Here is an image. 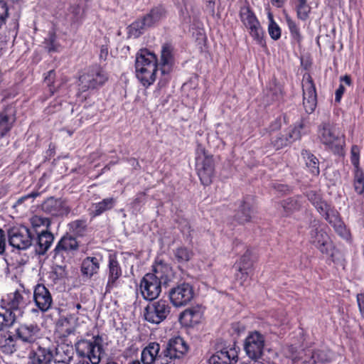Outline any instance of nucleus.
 <instances>
[{
  "label": "nucleus",
  "mask_w": 364,
  "mask_h": 364,
  "mask_svg": "<svg viewBox=\"0 0 364 364\" xmlns=\"http://www.w3.org/2000/svg\"><path fill=\"white\" fill-rule=\"evenodd\" d=\"M41 195V193L39 192H37V191H33L31 193H28L27 195H25V196H21V198H19L16 204L19 205L21 204H22L25 200H26L28 198H37L38 196H39Z\"/></svg>",
  "instance_id": "nucleus-57"
},
{
  "label": "nucleus",
  "mask_w": 364,
  "mask_h": 364,
  "mask_svg": "<svg viewBox=\"0 0 364 364\" xmlns=\"http://www.w3.org/2000/svg\"><path fill=\"white\" fill-rule=\"evenodd\" d=\"M73 349L72 346H60L56 349L54 356L55 364H70L73 358Z\"/></svg>",
  "instance_id": "nucleus-30"
},
{
  "label": "nucleus",
  "mask_w": 364,
  "mask_h": 364,
  "mask_svg": "<svg viewBox=\"0 0 364 364\" xmlns=\"http://www.w3.org/2000/svg\"><path fill=\"white\" fill-rule=\"evenodd\" d=\"M296 9L298 17L301 20H306L309 17L311 7L307 4V0H296Z\"/></svg>",
  "instance_id": "nucleus-44"
},
{
  "label": "nucleus",
  "mask_w": 364,
  "mask_h": 364,
  "mask_svg": "<svg viewBox=\"0 0 364 364\" xmlns=\"http://www.w3.org/2000/svg\"><path fill=\"white\" fill-rule=\"evenodd\" d=\"M253 262L252 260V251L249 249L246 250L240 258L238 263V271L242 274L240 279L245 281L252 270Z\"/></svg>",
  "instance_id": "nucleus-29"
},
{
  "label": "nucleus",
  "mask_w": 364,
  "mask_h": 364,
  "mask_svg": "<svg viewBox=\"0 0 364 364\" xmlns=\"http://www.w3.org/2000/svg\"><path fill=\"white\" fill-rule=\"evenodd\" d=\"M8 242L10 246L17 250L28 249L34 240L31 230L25 225H15L7 230Z\"/></svg>",
  "instance_id": "nucleus-8"
},
{
  "label": "nucleus",
  "mask_w": 364,
  "mask_h": 364,
  "mask_svg": "<svg viewBox=\"0 0 364 364\" xmlns=\"http://www.w3.org/2000/svg\"><path fill=\"white\" fill-rule=\"evenodd\" d=\"M285 215H289L292 213L299 210L303 204L302 197L301 196H296L292 198H289L283 200L280 203Z\"/></svg>",
  "instance_id": "nucleus-32"
},
{
  "label": "nucleus",
  "mask_w": 364,
  "mask_h": 364,
  "mask_svg": "<svg viewBox=\"0 0 364 364\" xmlns=\"http://www.w3.org/2000/svg\"><path fill=\"white\" fill-rule=\"evenodd\" d=\"M53 358L51 350L39 346L29 356V364H50Z\"/></svg>",
  "instance_id": "nucleus-28"
},
{
  "label": "nucleus",
  "mask_w": 364,
  "mask_h": 364,
  "mask_svg": "<svg viewBox=\"0 0 364 364\" xmlns=\"http://www.w3.org/2000/svg\"><path fill=\"white\" fill-rule=\"evenodd\" d=\"M287 21L293 40L296 41L297 43L300 44L302 40V36L300 33L298 26H296L295 22H294L291 19H287Z\"/></svg>",
  "instance_id": "nucleus-50"
},
{
  "label": "nucleus",
  "mask_w": 364,
  "mask_h": 364,
  "mask_svg": "<svg viewBox=\"0 0 364 364\" xmlns=\"http://www.w3.org/2000/svg\"><path fill=\"white\" fill-rule=\"evenodd\" d=\"M291 144L287 134H279L272 139V144L276 149H280Z\"/></svg>",
  "instance_id": "nucleus-48"
},
{
  "label": "nucleus",
  "mask_w": 364,
  "mask_h": 364,
  "mask_svg": "<svg viewBox=\"0 0 364 364\" xmlns=\"http://www.w3.org/2000/svg\"><path fill=\"white\" fill-rule=\"evenodd\" d=\"M116 203V199L111 197L104 198L98 203H93L92 208L89 209V215L91 218H95L106 211L112 210L115 206Z\"/></svg>",
  "instance_id": "nucleus-27"
},
{
  "label": "nucleus",
  "mask_w": 364,
  "mask_h": 364,
  "mask_svg": "<svg viewBox=\"0 0 364 364\" xmlns=\"http://www.w3.org/2000/svg\"><path fill=\"white\" fill-rule=\"evenodd\" d=\"M201 316V313L198 308L187 309L183 311L179 317L182 323L186 325H192L197 323Z\"/></svg>",
  "instance_id": "nucleus-37"
},
{
  "label": "nucleus",
  "mask_w": 364,
  "mask_h": 364,
  "mask_svg": "<svg viewBox=\"0 0 364 364\" xmlns=\"http://www.w3.org/2000/svg\"><path fill=\"white\" fill-rule=\"evenodd\" d=\"M6 248V235L5 231L0 228V255H4Z\"/></svg>",
  "instance_id": "nucleus-56"
},
{
  "label": "nucleus",
  "mask_w": 364,
  "mask_h": 364,
  "mask_svg": "<svg viewBox=\"0 0 364 364\" xmlns=\"http://www.w3.org/2000/svg\"><path fill=\"white\" fill-rule=\"evenodd\" d=\"M14 331L16 338L27 345L35 343L41 335V329L38 324L35 322L21 323Z\"/></svg>",
  "instance_id": "nucleus-14"
},
{
  "label": "nucleus",
  "mask_w": 364,
  "mask_h": 364,
  "mask_svg": "<svg viewBox=\"0 0 364 364\" xmlns=\"http://www.w3.org/2000/svg\"><path fill=\"white\" fill-rule=\"evenodd\" d=\"M145 200V193H138L133 201H132V205L134 207H137L139 206L141 203H144Z\"/></svg>",
  "instance_id": "nucleus-58"
},
{
  "label": "nucleus",
  "mask_w": 364,
  "mask_h": 364,
  "mask_svg": "<svg viewBox=\"0 0 364 364\" xmlns=\"http://www.w3.org/2000/svg\"><path fill=\"white\" fill-rule=\"evenodd\" d=\"M196 168L202 184L210 185L214 177V161L213 156L208 154L205 149L201 146H198L196 151Z\"/></svg>",
  "instance_id": "nucleus-7"
},
{
  "label": "nucleus",
  "mask_w": 364,
  "mask_h": 364,
  "mask_svg": "<svg viewBox=\"0 0 364 364\" xmlns=\"http://www.w3.org/2000/svg\"><path fill=\"white\" fill-rule=\"evenodd\" d=\"M265 339L258 331H254L246 338L244 349L251 360H260L263 355Z\"/></svg>",
  "instance_id": "nucleus-13"
},
{
  "label": "nucleus",
  "mask_w": 364,
  "mask_h": 364,
  "mask_svg": "<svg viewBox=\"0 0 364 364\" xmlns=\"http://www.w3.org/2000/svg\"><path fill=\"white\" fill-rule=\"evenodd\" d=\"M188 350V347L181 337L171 338L163 353V357L161 356V364H168L172 360L183 357Z\"/></svg>",
  "instance_id": "nucleus-12"
},
{
  "label": "nucleus",
  "mask_w": 364,
  "mask_h": 364,
  "mask_svg": "<svg viewBox=\"0 0 364 364\" xmlns=\"http://www.w3.org/2000/svg\"><path fill=\"white\" fill-rule=\"evenodd\" d=\"M42 209L44 212L55 217H62L68 215L70 212V207L60 198H54L53 197L48 198L42 205Z\"/></svg>",
  "instance_id": "nucleus-22"
},
{
  "label": "nucleus",
  "mask_w": 364,
  "mask_h": 364,
  "mask_svg": "<svg viewBox=\"0 0 364 364\" xmlns=\"http://www.w3.org/2000/svg\"><path fill=\"white\" fill-rule=\"evenodd\" d=\"M67 277V271L65 266L56 265L53 267V270L50 273V279H51L54 283L65 279Z\"/></svg>",
  "instance_id": "nucleus-46"
},
{
  "label": "nucleus",
  "mask_w": 364,
  "mask_h": 364,
  "mask_svg": "<svg viewBox=\"0 0 364 364\" xmlns=\"http://www.w3.org/2000/svg\"><path fill=\"white\" fill-rule=\"evenodd\" d=\"M353 186L358 194L364 192V173L362 169L354 170Z\"/></svg>",
  "instance_id": "nucleus-43"
},
{
  "label": "nucleus",
  "mask_w": 364,
  "mask_h": 364,
  "mask_svg": "<svg viewBox=\"0 0 364 364\" xmlns=\"http://www.w3.org/2000/svg\"><path fill=\"white\" fill-rule=\"evenodd\" d=\"M182 232L184 234L187 233L189 236H191V228L188 223H186V225L182 228Z\"/></svg>",
  "instance_id": "nucleus-63"
},
{
  "label": "nucleus",
  "mask_w": 364,
  "mask_h": 364,
  "mask_svg": "<svg viewBox=\"0 0 364 364\" xmlns=\"http://www.w3.org/2000/svg\"><path fill=\"white\" fill-rule=\"evenodd\" d=\"M319 213L323 215L326 221L332 226L341 221L339 213L336 210L331 208L328 204L326 210L320 211Z\"/></svg>",
  "instance_id": "nucleus-41"
},
{
  "label": "nucleus",
  "mask_w": 364,
  "mask_h": 364,
  "mask_svg": "<svg viewBox=\"0 0 364 364\" xmlns=\"http://www.w3.org/2000/svg\"><path fill=\"white\" fill-rule=\"evenodd\" d=\"M306 196L318 212L326 210L327 203L322 200L319 193L316 191H309Z\"/></svg>",
  "instance_id": "nucleus-40"
},
{
  "label": "nucleus",
  "mask_w": 364,
  "mask_h": 364,
  "mask_svg": "<svg viewBox=\"0 0 364 364\" xmlns=\"http://www.w3.org/2000/svg\"><path fill=\"white\" fill-rule=\"evenodd\" d=\"M253 214L254 210L252 205L249 203L244 201L236 212L234 218L238 223L244 224L251 220Z\"/></svg>",
  "instance_id": "nucleus-33"
},
{
  "label": "nucleus",
  "mask_w": 364,
  "mask_h": 364,
  "mask_svg": "<svg viewBox=\"0 0 364 364\" xmlns=\"http://www.w3.org/2000/svg\"><path fill=\"white\" fill-rule=\"evenodd\" d=\"M175 64L174 48L171 43H166L161 50V75L164 76V83L171 78Z\"/></svg>",
  "instance_id": "nucleus-18"
},
{
  "label": "nucleus",
  "mask_w": 364,
  "mask_h": 364,
  "mask_svg": "<svg viewBox=\"0 0 364 364\" xmlns=\"http://www.w3.org/2000/svg\"><path fill=\"white\" fill-rule=\"evenodd\" d=\"M31 292L23 287L18 289L14 292L6 294L0 300V306L6 311L10 316L17 319L22 317L26 307L31 302Z\"/></svg>",
  "instance_id": "nucleus-2"
},
{
  "label": "nucleus",
  "mask_w": 364,
  "mask_h": 364,
  "mask_svg": "<svg viewBox=\"0 0 364 364\" xmlns=\"http://www.w3.org/2000/svg\"><path fill=\"white\" fill-rule=\"evenodd\" d=\"M122 276V269L118 260L117 253L109 254L107 263V282L106 291H108L117 285V281Z\"/></svg>",
  "instance_id": "nucleus-20"
},
{
  "label": "nucleus",
  "mask_w": 364,
  "mask_h": 364,
  "mask_svg": "<svg viewBox=\"0 0 364 364\" xmlns=\"http://www.w3.org/2000/svg\"><path fill=\"white\" fill-rule=\"evenodd\" d=\"M33 300L36 306L42 313L50 310L53 303L51 293L43 284H38L34 287Z\"/></svg>",
  "instance_id": "nucleus-19"
},
{
  "label": "nucleus",
  "mask_w": 364,
  "mask_h": 364,
  "mask_svg": "<svg viewBox=\"0 0 364 364\" xmlns=\"http://www.w3.org/2000/svg\"><path fill=\"white\" fill-rule=\"evenodd\" d=\"M333 227L335 229L336 232H338L340 235L344 236L345 235H346V228L342 221L333 225Z\"/></svg>",
  "instance_id": "nucleus-59"
},
{
  "label": "nucleus",
  "mask_w": 364,
  "mask_h": 364,
  "mask_svg": "<svg viewBox=\"0 0 364 364\" xmlns=\"http://www.w3.org/2000/svg\"><path fill=\"white\" fill-rule=\"evenodd\" d=\"M16 120V111L12 107L6 106L0 112V138L9 133Z\"/></svg>",
  "instance_id": "nucleus-24"
},
{
  "label": "nucleus",
  "mask_w": 364,
  "mask_h": 364,
  "mask_svg": "<svg viewBox=\"0 0 364 364\" xmlns=\"http://www.w3.org/2000/svg\"><path fill=\"white\" fill-rule=\"evenodd\" d=\"M345 92V87L343 85H340L339 87L336 91V97L335 100L337 102H339L341 101V99L342 97V95H343Z\"/></svg>",
  "instance_id": "nucleus-61"
},
{
  "label": "nucleus",
  "mask_w": 364,
  "mask_h": 364,
  "mask_svg": "<svg viewBox=\"0 0 364 364\" xmlns=\"http://www.w3.org/2000/svg\"><path fill=\"white\" fill-rule=\"evenodd\" d=\"M332 353L324 349L307 350L303 358L304 364H326L331 361Z\"/></svg>",
  "instance_id": "nucleus-23"
},
{
  "label": "nucleus",
  "mask_w": 364,
  "mask_h": 364,
  "mask_svg": "<svg viewBox=\"0 0 364 364\" xmlns=\"http://www.w3.org/2000/svg\"><path fill=\"white\" fill-rule=\"evenodd\" d=\"M159 20V9L155 8L145 15L142 19H138L127 27L128 38H137L149 27L154 26Z\"/></svg>",
  "instance_id": "nucleus-10"
},
{
  "label": "nucleus",
  "mask_w": 364,
  "mask_h": 364,
  "mask_svg": "<svg viewBox=\"0 0 364 364\" xmlns=\"http://www.w3.org/2000/svg\"><path fill=\"white\" fill-rule=\"evenodd\" d=\"M192 256V251L187 247H181L175 251V257L179 262H188Z\"/></svg>",
  "instance_id": "nucleus-49"
},
{
  "label": "nucleus",
  "mask_w": 364,
  "mask_h": 364,
  "mask_svg": "<svg viewBox=\"0 0 364 364\" xmlns=\"http://www.w3.org/2000/svg\"><path fill=\"white\" fill-rule=\"evenodd\" d=\"M301 156L305 161L306 167L309 169L310 172L314 175L318 176L320 173L319 161L318 159L312 153L308 150H303Z\"/></svg>",
  "instance_id": "nucleus-38"
},
{
  "label": "nucleus",
  "mask_w": 364,
  "mask_h": 364,
  "mask_svg": "<svg viewBox=\"0 0 364 364\" xmlns=\"http://www.w3.org/2000/svg\"><path fill=\"white\" fill-rule=\"evenodd\" d=\"M350 160L355 170L361 169L359 166L360 162V149L358 146H353L350 151Z\"/></svg>",
  "instance_id": "nucleus-53"
},
{
  "label": "nucleus",
  "mask_w": 364,
  "mask_h": 364,
  "mask_svg": "<svg viewBox=\"0 0 364 364\" xmlns=\"http://www.w3.org/2000/svg\"><path fill=\"white\" fill-rule=\"evenodd\" d=\"M140 289L146 300L154 301L159 296V279L154 273L146 274L141 280Z\"/></svg>",
  "instance_id": "nucleus-17"
},
{
  "label": "nucleus",
  "mask_w": 364,
  "mask_h": 364,
  "mask_svg": "<svg viewBox=\"0 0 364 364\" xmlns=\"http://www.w3.org/2000/svg\"><path fill=\"white\" fill-rule=\"evenodd\" d=\"M15 323L14 318L10 316L6 311L4 313L0 312V331L10 328Z\"/></svg>",
  "instance_id": "nucleus-47"
},
{
  "label": "nucleus",
  "mask_w": 364,
  "mask_h": 364,
  "mask_svg": "<svg viewBox=\"0 0 364 364\" xmlns=\"http://www.w3.org/2000/svg\"><path fill=\"white\" fill-rule=\"evenodd\" d=\"M108 80V76L102 68L94 65L86 68L78 78L80 92L95 90L103 86Z\"/></svg>",
  "instance_id": "nucleus-4"
},
{
  "label": "nucleus",
  "mask_w": 364,
  "mask_h": 364,
  "mask_svg": "<svg viewBox=\"0 0 364 364\" xmlns=\"http://www.w3.org/2000/svg\"><path fill=\"white\" fill-rule=\"evenodd\" d=\"M144 318L151 323H159V301L147 305L145 308Z\"/></svg>",
  "instance_id": "nucleus-39"
},
{
  "label": "nucleus",
  "mask_w": 364,
  "mask_h": 364,
  "mask_svg": "<svg viewBox=\"0 0 364 364\" xmlns=\"http://www.w3.org/2000/svg\"><path fill=\"white\" fill-rule=\"evenodd\" d=\"M16 340L15 334L11 333L0 336V350L7 355H11L16 350Z\"/></svg>",
  "instance_id": "nucleus-31"
},
{
  "label": "nucleus",
  "mask_w": 364,
  "mask_h": 364,
  "mask_svg": "<svg viewBox=\"0 0 364 364\" xmlns=\"http://www.w3.org/2000/svg\"><path fill=\"white\" fill-rule=\"evenodd\" d=\"M309 241L322 254L332 255L333 244L328 235L322 228L321 223L316 219L310 222L309 225Z\"/></svg>",
  "instance_id": "nucleus-6"
},
{
  "label": "nucleus",
  "mask_w": 364,
  "mask_h": 364,
  "mask_svg": "<svg viewBox=\"0 0 364 364\" xmlns=\"http://www.w3.org/2000/svg\"><path fill=\"white\" fill-rule=\"evenodd\" d=\"M60 338L63 341H67V338L70 335H74L75 333V327H68L66 328H61L60 330Z\"/></svg>",
  "instance_id": "nucleus-55"
},
{
  "label": "nucleus",
  "mask_w": 364,
  "mask_h": 364,
  "mask_svg": "<svg viewBox=\"0 0 364 364\" xmlns=\"http://www.w3.org/2000/svg\"><path fill=\"white\" fill-rule=\"evenodd\" d=\"M68 227L70 231L76 238L85 237L88 230V225L85 219L75 220L68 224Z\"/></svg>",
  "instance_id": "nucleus-36"
},
{
  "label": "nucleus",
  "mask_w": 364,
  "mask_h": 364,
  "mask_svg": "<svg viewBox=\"0 0 364 364\" xmlns=\"http://www.w3.org/2000/svg\"><path fill=\"white\" fill-rule=\"evenodd\" d=\"M54 240L53 235L48 231L43 230L41 233L38 234L37 237L35 239V251L38 255H43L50 248L51 244Z\"/></svg>",
  "instance_id": "nucleus-26"
},
{
  "label": "nucleus",
  "mask_w": 364,
  "mask_h": 364,
  "mask_svg": "<svg viewBox=\"0 0 364 364\" xmlns=\"http://www.w3.org/2000/svg\"><path fill=\"white\" fill-rule=\"evenodd\" d=\"M318 137L326 149L337 154L341 153L344 140L336 133L333 124L329 122H322L318 128Z\"/></svg>",
  "instance_id": "nucleus-5"
},
{
  "label": "nucleus",
  "mask_w": 364,
  "mask_h": 364,
  "mask_svg": "<svg viewBox=\"0 0 364 364\" xmlns=\"http://www.w3.org/2000/svg\"><path fill=\"white\" fill-rule=\"evenodd\" d=\"M103 256L100 252H95L92 256L84 258L80 266V272L84 277L90 279L98 274Z\"/></svg>",
  "instance_id": "nucleus-21"
},
{
  "label": "nucleus",
  "mask_w": 364,
  "mask_h": 364,
  "mask_svg": "<svg viewBox=\"0 0 364 364\" xmlns=\"http://www.w3.org/2000/svg\"><path fill=\"white\" fill-rule=\"evenodd\" d=\"M108 55V48L107 46H102L100 48V58L105 60Z\"/></svg>",
  "instance_id": "nucleus-62"
},
{
  "label": "nucleus",
  "mask_w": 364,
  "mask_h": 364,
  "mask_svg": "<svg viewBox=\"0 0 364 364\" xmlns=\"http://www.w3.org/2000/svg\"><path fill=\"white\" fill-rule=\"evenodd\" d=\"M43 44L46 50L49 53H58L61 48V45L58 41L56 31L54 28L48 31V36L44 38Z\"/></svg>",
  "instance_id": "nucleus-35"
},
{
  "label": "nucleus",
  "mask_w": 364,
  "mask_h": 364,
  "mask_svg": "<svg viewBox=\"0 0 364 364\" xmlns=\"http://www.w3.org/2000/svg\"><path fill=\"white\" fill-rule=\"evenodd\" d=\"M240 18L245 27L249 30V33L253 39L258 44L264 46L265 42L263 39V30L249 5H245L240 8Z\"/></svg>",
  "instance_id": "nucleus-9"
},
{
  "label": "nucleus",
  "mask_w": 364,
  "mask_h": 364,
  "mask_svg": "<svg viewBox=\"0 0 364 364\" xmlns=\"http://www.w3.org/2000/svg\"><path fill=\"white\" fill-rule=\"evenodd\" d=\"M237 352L234 348H224L217 351L209 358L210 364H235L237 362Z\"/></svg>",
  "instance_id": "nucleus-25"
},
{
  "label": "nucleus",
  "mask_w": 364,
  "mask_h": 364,
  "mask_svg": "<svg viewBox=\"0 0 364 364\" xmlns=\"http://www.w3.org/2000/svg\"><path fill=\"white\" fill-rule=\"evenodd\" d=\"M56 73L55 70H50L44 74V82L48 88L49 97H51L57 92V87L55 85Z\"/></svg>",
  "instance_id": "nucleus-42"
},
{
  "label": "nucleus",
  "mask_w": 364,
  "mask_h": 364,
  "mask_svg": "<svg viewBox=\"0 0 364 364\" xmlns=\"http://www.w3.org/2000/svg\"><path fill=\"white\" fill-rule=\"evenodd\" d=\"M135 75L141 84L148 87L156 78L158 68L156 55L146 48L140 49L136 54Z\"/></svg>",
  "instance_id": "nucleus-1"
},
{
  "label": "nucleus",
  "mask_w": 364,
  "mask_h": 364,
  "mask_svg": "<svg viewBox=\"0 0 364 364\" xmlns=\"http://www.w3.org/2000/svg\"><path fill=\"white\" fill-rule=\"evenodd\" d=\"M31 223L33 227L46 226L48 228L50 225V221L47 218L34 215L31 219Z\"/></svg>",
  "instance_id": "nucleus-54"
},
{
  "label": "nucleus",
  "mask_w": 364,
  "mask_h": 364,
  "mask_svg": "<svg viewBox=\"0 0 364 364\" xmlns=\"http://www.w3.org/2000/svg\"><path fill=\"white\" fill-rule=\"evenodd\" d=\"M306 126L307 122L305 119H301L297 127H295L289 131L288 133H286V134H287L288 139H289L290 143L301 138V130L306 128Z\"/></svg>",
  "instance_id": "nucleus-45"
},
{
  "label": "nucleus",
  "mask_w": 364,
  "mask_h": 364,
  "mask_svg": "<svg viewBox=\"0 0 364 364\" xmlns=\"http://www.w3.org/2000/svg\"><path fill=\"white\" fill-rule=\"evenodd\" d=\"M303 105L307 113H312L317 105L315 85L310 74L306 73L302 80Z\"/></svg>",
  "instance_id": "nucleus-15"
},
{
  "label": "nucleus",
  "mask_w": 364,
  "mask_h": 364,
  "mask_svg": "<svg viewBox=\"0 0 364 364\" xmlns=\"http://www.w3.org/2000/svg\"><path fill=\"white\" fill-rule=\"evenodd\" d=\"M74 364H92L89 360L85 359V358H77V360Z\"/></svg>",
  "instance_id": "nucleus-64"
},
{
  "label": "nucleus",
  "mask_w": 364,
  "mask_h": 364,
  "mask_svg": "<svg viewBox=\"0 0 364 364\" xmlns=\"http://www.w3.org/2000/svg\"><path fill=\"white\" fill-rule=\"evenodd\" d=\"M170 310L171 307L168 305L161 304V322L167 317Z\"/></svg>",
  "instance_id": "nucleus-60"
},
{
  "label": "nucleus",
  "mask_w": 364,
  "mask_h": 364,
  "mask_svg": "<svg viewBox=\"0 0 364 364\" xmlns=\"http://www.w3.org/2000/svg\"><path fill=\"white\" fill-rule=\"evenodd\" d=\"M159 352V343H150L141 352V360L144 364H152Z\"/></svg>",
  "instance_id": "nucleus-34"
},
{
  "label": "nucleus",
  "mask_w": 364,
  "mask_h": 364,
  "mask_svg": "<svg viewBox=\"0 0 364 364\" xmlns=\"http://www.w3.org/2000/svg\"><path fill=\"white\" fill-rule=\"evenodd\" d=\"M103 343V337L100 334L93 336L91 339H79L75 343L77 358L89 360L92 364H100L105 355Z\"/></svg>",
  "instance_id": "nucleus-3"
},
{
  "label": "nucleus",
  "mask_w": 364,
  "mask_h": 364,
  "mask_svg": "<svg viewBox=\"0 0 364 364\" xmlns=\"http://www.w3.org/2000/svg\"><path fill=\"white\" fill-rule=\"evenodd\" d=\"M9 6L4 0H0V28L6 24L9 16Z\"/></svg>",
  "instance_id": "nucleus-51"
},
{
  "label": "nucleus",
  "mask_w": 364,
  "mask_h": 364,
  "mask_svg": "<svg viewBox=\"0 0 364 364\" xmlns=\"http://www.w3.org/2000/svg\"><path fill=\"white\" fill-rule=\"evenodd\" d=\"M171 303L175 306L187 305L194 297V291L191 285L183 283L172 288L168 294Z\"/></svg>",
  "instance_id": "nucleus-16"
},
{
  "label": "nucleus",
  "mask_w": 364,
  "mask_h": 364,
  "mask_svg": "<svg viewBox=\"0 0 364 364\" xmlns=\"http://www.w3.org/2000/svg\"><path fill=\"white\" fill-rule=\"evenodd\" d=\"M270 23L268 28L269 34L274 40H277L281 36V29L279 26L273 21L272 17L269 14Z\"/></svg>",
  "instance_id": "nucleus-52"
},
{
  "label": "nucleus",
  "mask_w": 364,
  "mask_h": 364,
  "mask_svg": "<svg viewBox=\"0 0 364 364\" xmlns=\"http://www.w3.org/2000/svg\"><path fill=\"white\" fill-rule=\"evenodd\" d=\"M79 249V242L75 237L68 233L63 235L53 250V259L63 262L65 259L74 255Z\"/></svg>",
  "instance_id": "nucleus-11"
}]
</instances>
